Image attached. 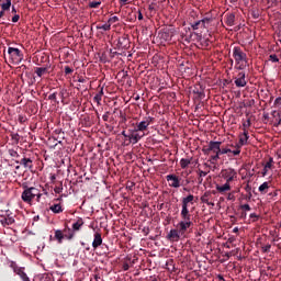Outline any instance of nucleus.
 Listing matches in <instances>:
<instances>
[{
	"label": "nucleus",
	"mask_w": 281,
	"mask_h": 281,
	"mask_svg": "<svg viewBox=\"0 0 281 281\" xmlns=\"http://www.w3.org/2000/svg\"><path fill=\"white\" fill-rule=\"evenodd\" d=\"M35 74L41 78L44 74H47V68H36Z\"/></svg>",
	"instance_id": "obj_28"
},
{
	"label": "nucleus",
	"mask_w": 281,
	"mask_h": 281,
	"mask_svg": "<svg viewBox=\"0 0 281 281\" xmlns=\"http://www.w3.org/2000/svg\"><path fill=\"white\" fill-rule=\"evenodd\" d=\"M179 231L178 229H171L170 232H169V234H168V238H169V240H173V241H179V238H180V236H179Z\"/></svg>",
	"instance_id": "obj_17"
},
{
	"label": "nucleus",
	"mask_w": 281,
	"mask_h": 281,
	"mask_svg": "<svg viewBox=\"0 0 281 281\" xmlns=\"http://www.w3.org/2000/svg\"><path fill=\"white\" fill-rule=\"evenodd\" d=\"M4 14H5V11H3V9H2V10L0 11V19H3Z\"/></svg>",
	"instance_id": "obj_43"
},
{
	"label": "nucleus",
	"mask_w": 281,
	"mask_h": 281,
	"mask_svg": "<svg viewBox=\"0 0 281 281\" xmlns=\"http://www.w3.org/2000/svg\"><path fill=\"white\" fill-rule=\"evenodd\" d=\"M54 192H56V194H60V192H63V187H55Z\"/></svg>",
	"instance_id": "obj_36"
},
{
	"label": "nucleus",
	"mask_w": 281,
	"mask_h": 281,
	"mask_svg": "<svg viewBox=\"0 0 281 281\" xmlns=\"http://www.w3.org/2000/svg\"><path fill=\"white\" fill-rule=\"evenodd\" d=\"M210 23H212V20L205 18L191 24V27L192 30H207Z\"/></svg>",
	"instance_id": "obj_8"
},
{
	"label": "nucleus",
	"mask_w": 281,
	"mask_h": 281,
	"mask_svg": "<svg viewBox=\"0 0 281 281\" xmlns=\"http://www.w3.org/2000/svg\"><path fill=\"white\" fill-rule=\"evenodd\" d=\"M14 273H16V276H20V278L23 281H30V278L27 277V274L25 273V271H23L22 268H15L14 269Z\"/></svg>",
	"instance_id": "obj_18"
},
{
	"label": "nucleus",
	"mask_w": 281,
	"mask_h": 281,
	"mask_svg": "<svg viewBox=\"0 0 281 281\" xmlns=\"http://www.w3.org/2000/svg\"><path fill=\"white\" fill-rule=\"evenodd\" d=\"M144 19V15L142 14V12H138V21H142Z\"/></svg>",
	"instance_id": "obj_41"
},
{
	"label": "nucleus",
	"mask_w": 281,
	"mask_h": 281,
	"mask_svg": "<svg viewBox=\"0 0 281 281\" xmlns=\"http://www.w3.org/2000/svg\"><path fill=\"white\" fill-rule=\"evenodd\" d=\"M97 30H103L104 32H109V30H111V23H105L103 25H98Z\"/></svg>",
	"instance_id": "obj_27"
},
{
	"label": "nucleus",
	"mask_w": 281,
	"mask_h": 281,
	"mask_svg": "<svg viewBox=\"0 0 281 281\" xmlns=\"http://www.w3.org/2000/svg\"><path fill=\"white\" fill-rule=\"evenodd\" d=\"M190 164H192V160H190V159H188V158H182V159L180 160V166H181L182 169L188 168V166H189Z\"/></svg>",
	"instance_id": "obj_23"
},
{
	"label": "nucleus",
	"mask_w": 281,
	"mask_h": 281,
	"mask_svg": "<svg viewBox=\"0 0 281 281\" xmlns=\"http://www.w3.org/2000/svg\"><path fill=\"white\" fill-rule=\"evenodd\" d=\"M233 155H240V148L236 147V150L231 151Z\"/></svg>",
	"instance_id": "obj_37"
},
{
	"label": "nucleus",
	"mask_w": 281,
	"mask_h": 281,
	"mask_svg": "<svg viewBox=\"0 0 281 281\" xmlns=\"http://www.w3.org/2000/svg\"><path fill=\"white\" fill-rule=\"evenodd\" d=\"M82 225H85V221H82V218H78L77 222L72 224L74 232H79Z\"/></svg>",
	"instance_id": "obj_20"
},
{
	"label": "nucleus",
	"mask_w": 281,
	"mask_h": 281,
	"mask_svg": "<svg viewBox=\"0 0 281 281\" xmlns=\"http://www.w3.org/2000/svg\"><path fill=\"white\" fill-rule=\"evenodd\" d=\"M216 190H217V192H221V193H223V192H229V190H232V186L229 184V182H226L225 184H223V186H216Z\"/></svg>",
	"instance_id": "obj_19"
},
{
	"label": "nucleus",
	"mask_w": 281,
	"mask_h": 281,
	"mask_svg": "<svg viewBox=\"0 0 281 281\" xmlns=\"http://www.w3.org/2000/svg\"><path fill=\"white\" fill-rule=\"evenodd\" d=\"M269 191V182H263L260 187H259V192L261 194H267V192Z\"/></svg>",
	"instance_id": "obj_21"
},
{
	"label": "nucleus",
	"mask_w": 281,
	"mask_h": 281,
	"mask_svg": "<svg viewBox=\"0 0 281 281\" xmlns=\"http://www.w3.org/2000/svg\"><path fill=\"white\" fill-rule=\"evenodd\" d=\"M227 153H232V149L229 148L220 149V155H227Z\"/></svg>",
	"instance_id": "obj_32"
},
{
	"label": "nucleus",
	"mask_w": 281,
	"mask_h": 281,
	"mask_svg": "<svg viewBox=\"0 0 281 281\" xmlns=\"http://www.w3.org/2000/svg\"><path fill=\"white\" fill-rule=\"evenodd\" d=\"M248 139H249V136L247 132H244V134L239 136V143L236 145V148H240L241 146H245Z\"/></svg>",
	"instance_id": "obj_16"
},
{
	"label": "nucleus",
	"mask_w": 281,
	"mask_h": 281,
	"mask_svg": "<svg viewBox=\"0 0 281 281\" xmlns=\"http://www.w3.org/2000/svg\"><path fill=\"white\" fill-rule=\"evenodd\" d=\"M102 245V235L100 233L94 234V239L92 241L93 249H98Z\"/></svg>",
	"instance_id": "obj_14"
},
{
	"label": "nucleus",
	"mask_w": 281,
	"mask_h": 281,
	"mask_svg": "<svg viewBox=\"0 0 281 281\" xmlns=\"http://www.w3.org/2000/svg\"><path fill=\"white\" fill-rule=\"evenodd\" d=\"M102 2H100V1H92V2H90V8H98L100 4H101Z\"/></svg>",
	"instance_id": "obj_31"
},
{
	"label": "nucleus",
	"mask_w": 281,
	"mask_h": 281,
	"mask_svg": "<svg viewBox=\"0 0 281 281\" xmlns=\"http://www.w3.org/2000/svg\"><path fill=\"white\" fill-rule=\"evenodd\" d=\"M250 218H258V215L256 213L250 214Z\"/></svg>",
	"instance_id": "obj_46"
},
{
	"label": "nucleus",
	"mask_w": 281,
	"mask_h": 281,
	"mask_svg": "<svg viewBox=\"0 0 281 281\" xmlns=\"http://www.w3.org/2000/svg\"><path fill=\"white\" fill-rule=\"evenodd\" d=\"M48 99H49V100H56V93L49 94V95H48Z\"/></svg>",
	"instance_id": "obj_40"
},
{
	"label": "nucleus",
	"mask_w": 281,
	"mask_h": 281,
	"mask_svg": "<svg viewBox=\"0 0 281 281\" xmlns=\"http://www.w3.org/2000/svg\"><path fill=\"white\" fill-rule=\"evenodd\" d=\"M228 201H233L234 199V194L229 193L228 196H227Z\"/></svg>",
	"instance_id": "obj_44"
},
{
	"label": "nucleus",
	"mask_w": 281,
	"mask_h": 281,
	"mask_svg": "<svg viewBox=\"0 0 281 281\" xmlns=\"http://www.w3.org/2000/svg\"><path fill=\"white\" fill-rule=\"evenodd\" d=\"M233 57L235 58L237 69H245L247 67V54L240 48L235 47L233 49Z\"/></svg>",
	"instance_id": "obj_3"
},
{
	"label": "nucleus",
	"mask_w": 281,
	"mask_h": 281,
	"mask_svg": "<svg viewBox=\"0 0 281 281\" xmlns=\"http://www.w3.org/2000/svg\"><path fill=\"white\" fill-rule=\"evenodd\" d=\"M274 105L277 109H279V111H281V99H277Z\"/></svg>",
	"instance_id": "obj_33"
},
{
	"label": "nucleus",
	"mask_w": 281,
	"mask_h": 281,
	"mask_svg": "<svg viewBox=\"0 0 281 281\" xmlns=\"http://www.w3.org/2000/svg\"><path fill=\"white\" fill-rule=\"evenodd\" d=\"M233 232H234V234H238V227H235V228L233 229Z\"/></svg>",
	"instance_id": "obj_49"
},
{
	"label": "nucleus",
	"mask_w": 281,
	"mask_h": 281,
	"mask_svg": "<svg viewBox=\"0 0 281 281\" xmlns=\"http://www.w3.org/2000/svg\"><path fill=\"white\" fill-rule=\"evenodd\" d=\"M241 210L249 212V211H251V206H249V204H244V205H241Z\"/></svg>",
	"instance_id": "obj_34"
},
{
	"label": "nucleus",
	"mask_w": 281,
	"mask_h": 281,
	"mask_svg": "<svg viewBox=\"0 0 281 281\" xmlns=\"http://www.w3.org/2000/svg\"><path fill=\"white\" fill-rule=\"evenodd\" d=\"M181 218L182 221L177 224V228L180 234H186V232H188V229H190L192 226L191 215L190 213H187V216L181 215Z\"/></svg>",
	"instance_id": "obj_4"
},
{
	"label": "nucleus",
	"mask_w": 281,
	"mask_h": 281,
	"mask_svg": "<svg viewBox=\"0 0 281 281\" xmlns=\"http://www.w3.org/2000/svg\"><path fill=\"white\" fill-rule=\"evenodd\" d=\"M269 60H271V63H278L280 59L278 58V55H270Z\"/></svg>",
	"instance_id": "obj_30"
},
{
	"label": "nucleus",
	"mask_w": 281,
	"mask_h": 281,
	"mask_svg": "<svg viewBox=\"0 0 281 281\" xmlns=\"http://www.w3.org/2000/svg\"><path fill=\"white\" fill-rule=\"evenodd\" d=\"M143 137H144V134L140 135L139 131L137 130H133L128 134V139L132 144H137V142H139V139H142Z\"/></svg>",
	"instance_id": "obj_9"
},
{
	"label": "nucleus",
	"mask_w": 281,
	"mask_h": 281,
	"mask_svg": "<svg viewBox=\"0 0 281 281\" xmlns=\"http://www.w3.org/2000/svg\"><path fill=\"white\" fill-rule=\"evenodd\" d=\"M151 122H153V119L147 117L146 120L139 122V123L136 125V131H139V132L146 131V128H148V126H150V123H151Z\"/></svg>",
	"instance_id": "obj_11"
},
{
	"label": "nucleus",
	"mask_w": 281,
	"mask_h": 281,
	"mask_svg": "<svg viewBox=\"0 0 281 281\" xmlns=\"http://www.w3.org/2000/svg\"><path fill=\"white\" fill-rule=\"evenodd\" d=\"M202 201L205 203V200H204V199H202Z\"/></svg>",
	"instance_id": "obj_53"
},
{
	"label": "nucleus",
	"mask_w": 281,
	"mask_h": 281,
	"mask_svg": "<svg viewBox=\"0 0 281 281\" xmlns=\"http://www.w3.org/2000/svg\"><path fill=\"white\" fill-rule=\"evenodd\" d=\"M8 54L12 65H20V63L23 60V54H21L19 48L9 47Z\"/></svg>",
	"instance_id": "obj_5"
},
{
	"label": "nucleus",
	"mask_w": 281,
	"mask_h": 281,
	"mask_svg": "<svg viewBox=\"0 0 281 281\" xmlns=\"http://www.w3.org/2000/svg\"><path fill=\"white\" fill-rule=\"evenodd\" d=\"M200 177H207V172H205V171H200Z\"/></svg>",
	"instance_id": "obj_42"
},
{
	"label": "nucleus",
	"mask_w": 281,
	"mask_h": 281,
	"mask_svg": "<svg viewBox=\"0 0 281 281\" xmlns=\"http://www.w3.org/2000/svg\"><path fill=\"white\" fill-rule=\"evenodd\" d=\"M122 1V3H126V1H128V0H121Z\"/></svg>",
	"instance_id": "obj_51"
},
{
	"label": "nucleus",
	"mask_w": 281,
	"mask_h": 281,
	"mask_svg": "<svg viewBox=\"0 0 281 281\" xmlns=\"http://www.w3.org/2000/svg\"><path fill=\"white\" fill-rule=\"evenodd\" d=\"M50 211L55 214H60V212H63V206H60V204L52 205Z\"/></svg>",
	"instance_id": "obj_24"
},
{
	"label": "nucleus",
	"mask_w": 281,
	"mask_h": 281,
	"mask_svg": "<svg viewBox=\"0 0 281 281\" xmlns=\"http://www.w3.org/2000/svg\"><path fill=\"white\" fill-rule=\"evenodd\" d=\"M236 87H245L247 81L245 80V72H239L237 78L235 79Z\"/></svg>",
	"instance_id": "obj_13"
},
{
	"label": "nucleus",
	"mask_w": 281,
	"mask_h": 281,
	"mask_svg": "<svg viewBox=\"0 0 281 281\" xmlns=\"http://www.w3.org/2000/svg\"><path fill=\"white\" fill-rule=\"evenodd\" d=\"M19 19H20L19 15H14V16L12 18V22H13V23H19Z\"/></svg>",
	"instance_id": "obj_39"
},
{
	"label": "nucleus",
	"mask_w": 281,
	"mask_h": 281,
	"mask_svg": "<svg viewBox=\"0 0 281 281\" xmlns=\"http://www.w3.org/2000/svg\"><path fill=\"white\" fill-rule=\"evenodd\" d=\"M122 135H123V137H127L128 138V135L126 134V131H123Z\"/></svg>",
	"instance_id": "obj_47"
},
{
	"label": "nucleus",
	"mask_w": 281,
	"mask_h": 281,
	"mask_svg": "<svg viewBox=\"0 0 281 281\" xmlns=\"http://www.w3.org/2000/svg\"><path fill=\"white\" fill-rule=\"evenodd\" d=\"M12 13L16 14V8L12 7Z\"/></svg>",
	"instance_id": "obj_48"
},
{
	"label": "nucleus",
	"mask_w": 281,
	"mask_h": 281,
	"mask_svg": "<svg viewBox=\"0 0 281 281\" xmlns=\"http://www.w3.org/2000/svg\"><path fill=\"white\" fill-rule=\"evenodd\" d=\"M0 8L3 12H8L12 8V0H0Z\"/></svg>",
	"instance_id": "obj_15"
},
{
	"label": "nucleus",
	"mask_w": 281,
	"mask_h": 281,
	"mask_svg": "<svg viewBox=\"0 0 281 281\" xmlns=\"http://www.w3.org/2000/svg\"><path fill=\"white\" fill-rule=\"evenodd\" d=\"M222 177H223V179L226 180V183H232V181H234V179H237L238 173L236 172V170L228 168V169H224L222 171Z\"/></svg>",
	"instance_id": "obj_7"
},
{
	"label": "nucleus",
	"mask_w": 281,
	"mask_h": 281,
	"mask_svg": "<svg viewBox=\"0 0 281 281\" xmlns=\"http://www.w3.org/2000/svg\"><path fill=\"white\" fill-rule=\"evenodd\" d=\"M108 23H110V25L111 23H117V16L110 18Z\"/></svg>",
	"instance_id": "obj_35"
},
{
	"label": "nucleus",
	"mask_w": 281,
	"mask_h": 281,
	"mask_svg": "<svg viewBox=\"0 0 281 281\" xmlns=\"http://www.w3.org/2000/svg\"><path fill=\"white\" fill-rule=\"evenodd\" d=\"M167 181L169 182L170 188H181V181H179V177L175 175H168Z\"/></svg>",
	"instance_id": "obj_10"
},
{
	"label": "nucleus",
	"mask_w": 281,
	"mask_h": 281,
	"mask_svg": "<svg viewBox=\"0 0 281 281\" xmlns=\"http://www.w3.org/2000/svg\"><path fill=\"white\" fill-rule=\"evenodd\" d=\"M24 168H32V159L23 158L20 162Z\"/></svg>",
	"instance_id": "obj_22"
},
{
	"label": "nucleus",
	"mask_w": 281,
	"mask_h": 281,
	"mask_svg": "<svg viewBox=\"0 0 281 281\" xmlns=\"http://www.w3.org/2000/svg\"><path fill=\"white\" fill-rule=\"evenodd\" d=\"M79 82H85V79H79Z\"/></svg>",
	"instance_id": "obj_52"
},
{
	"label": "nucleus",
	"mask_w": 281,
	"mask_h": 281,
	"mask_svg": "<svg viewBox=\"0 0 281 281\" xmlns=\"http://www.w3.org/2000/svg\"><path fill=\"white\" fill-rule=\"evenodd\" d=\"M203 153L205 155H210V153H214V156H211V159L213 161H218L221 156V142L211 140L209 143V146L203 148Z\"/></svg>",
	"instance_id": "obj_1"
},
{
	"label": "nucleus",
	"mask_w": 281,
	"mask_h": 281,
	"mask_svg": "<svg viewBox=\"0 0 281 281\" xmlns=\"http://www.w3.org/2000/svg\"><path fill=\"white\" fill-rule=\"evenodd\" d=\"M74 70L70 67H65V74H72Z\"/></svg>",
	"instance_id": "obj_38"
},
{
	"label": "nucleus",
	"mask_w": 281,
	"mask_h": 281,
	"mask_svg": "<svg viewBox=\"0 0 281 281\" xmlns=\"http://www.w3.org/2000/svg\"><path fill=\"white\" fill-rule=\"evenodd\" d=\"M123 269H124V271H128V263H125V265L123 266Z\"/></svg>",
	"instance_id": "obj_45"
},
{
	"label": "nucleus",
	"mask_w": 281,
	"mask_h": 281,
	"mask_svg": "<svg viewBox=\"0 0 281 281\" xmlns=\"http://www.w3.org/2000/svg\"><path fill=\"white\" fill-rule=\"evenodd\" d=\"M235 19H236V16L234 15V14H228L227 16H226V23H227V25H229L231 27H232V25H234V21H235Z\"/></svg>",
	"instance_id": "obj_25"
},
{
	"label": "nucleus",
	"mask_w": 281,
	"mask_h": 281,
	"mask_svg": "<svg viewBox=\"0 0 281 281\" xmlns=\"http://www.w3.org/2000/svg\"><path fill=\"white\" fill-rule=\"evenodd\" d=\"M270 170H273V158H269L268 161L265 164L261 171L262 177H267Z\"/></svg>",
	"instance_id": "obj_12"
},
{
	"label": "nucleus",
	"mask_w": 281,
	"mask_h": 281,
	"mask_svg": "<svg viewBox=\"0 0 281 281\" xmlns=\"http://www.w3.org/2000/svg\"><path fill=\"white\" fill-rule=\"evenodd\" d=\"M189 205H194V195L189 194L182 199V210L180 216H188L190 214Z\"/></svg>",
	"instance_id": "obj_6"
},
{
	"label": "nucleus",
	"mask_w": 281,
	"mask_h": 281,
	"mask_svg": "<svg viewBox=\"0 0 281 281\" xmlns=\"http://www.w3.org/2000/svg\"><path fill=\"white\" fill-rule=\"evenodd\" d=\"M36 196L37 201H41V196H43V194H41V191H38V189L31 187V188H26L23 192H22V201H24V203H32V200Z\"/></svg>",
	"instance_id": "obj_2"
},
{
	"label": "nucleus",
	"mask_w": 281,
	"mask_h": 281,
	"mask_svg": "<svg viewBox=\"0 0 281 281\" xmlns=\"http://www.w3.org/2000/svg\"><path fill=\"white\" fill-rule=\"evenodd\" d=\"M55 238L58 240V243H63V239L65 238V235H63V231H56Z\"/></svg>",
	"instance_id": "obj_26"
},
{
	"label": "nucleus",
	"mask_w": 281,
	"mask_h": 281,
	"mask_svg": "<svg viewBox=\"0 0 281 281\" xmlns=\"http://www.w3.org/2000/svg\"><path fill=\"white\" fill-rule=\"evenodd\" d=\"M103 94H104V92L101 90L98 94L94 95L93 100H94V102H97V104H100V102H102Z\"/></svg>",
	"instance_id": "obj_29"
},
{
	"label": "nucleus",
	"mask_w": 281,
	"mask_h": 281,
	"mask_svg": "<svg viewBox=\"0 0 281 281\" xmlns=\"http://www.w3.org/2000/svg\"><path fill=\"white\" fill-rule=\"evenodd\" d=\"M244 126H250V122L247 121V123H245Z\"/></svg>",
	"instance_id": "obj_50"
}]
</instances>
